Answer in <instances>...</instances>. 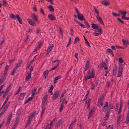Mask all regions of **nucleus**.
I'll use <instances>...</instances> for the list:
<instances>
[{"mask_svg": "<svg viewBox=\"0 0 129 129\" xmlns=\"http://www.w3.org/2000/svg\"><path fill=\"white\" fill-rule=\"evenodd\" d=\"M123 105V102L121 101L120 102V108L117 114L118 119L117 121V125L118 126H119L120 125V124L122 121L121 119L122 116L121 112Z\"/></svg>", "mask_w": 129, "mask_h": 129, "instance_id": "nucleus-1", "label": "nucleus"}, {"mask_svg": "<svg viewBox=\"0 0 129 129\" xmlns=\"http://www.w3.org/2000/svg\"><path fill=\"white\" fill-rule=\"evenodd\" d=\"M95 76V71L93 70L88 72L87 73V76H85L84 78V80L86 81L88 79L93 78Z\"/></svg>", "mask_w": 129, "mask_h": 129, "instance_id": "nucleus-2", "label": "nucleus"}, {"mask_svg": "<svg viewBox=\"0 0 129 129\" xmlns=\"http://www.w3.org/2000/svg\"><path fill=\"white\" fill-rule=\"evenodd\" d=\"M119 12L120 14L122 15V19H124L126 20H128L129 19V17H125L126 15L127 12L125 11H119Z\"/></svg>", "mask_w": 129, "mask_h": 129, "instance_id": "nucleus-3", "label": "nucleus"}, {"mask_svg": "<svg viewBox=\"0 0 129 129\" xmlns=\"http://www.w3.org/2000/svg\"><path fill=\"white\" fill-rule=\"evenodd\" d=\"M60 94V92L59 91H56L54 92L52 97L53 100H55L57 98Z\"/></svg>", "mask_w": 129, "mask_h": 129, "instance_id": "nucleus-4", "label": "nucleus"}, {"mask_svg": "<svg viewBox=\"0 0 129 129\" xmlns=\"http://www.w3.org/2000/svg\"><path fill=\"white\" fill-rule=\"evenodd\" d=\"M95 32H94L93 33V35L94 36H98L101 35V28L100 27L95 29Z\"/></svg>", "mask_w": 129, "mask_h": 129, "instance_id": "nucleus-5", "label": "nucleus"}, {"mask_svg": "<svg viewBox=\"0 0 129 129\" xmlns=\"http://www.w3.org/2000/svg\"><path fill=\"white\" fill-rule=\"evenodd\" d=\"M123 65L122 64L119 65V70L118 72V77H120L122 74V72Z\"/></svg>", "mask_w": 129, "mask_h": 129, "instance_id": "nucleus-6", "label": "nucleus"}, {"mask_svg": "<svg viewBox=\"0 0 129 129\" xmlns=\"http://www.w3.org/2000/svg\"><path fill=\"white\" fill-rule=\"evenodd\" d=\"M35 113V112H33L32 114L29 116L28 120V122L26 124V125H28L30 123L32 120L34 116V114Z\"/></svg>", "mask_w": 129, "mask_h": 129, "instance_id": "nucleus-7", "label": "nucleus"}, {"mask_svg": "<svg viewBox=\"0 0 129 129\" xmlns=\"http://www.w3.org/2000/svg\"><path fill=\"white\" fill-rule=\"evenodd\" d=\"M62 123V120L60 119L56 123L55 125V127L56 128H58L60 126H61Z\"/></svg>", "mask_w": 129, "mask_h": 129, "instance_id": "nucleus-8", "label": "nucleus"}, {"mask_svg": "<svg viewBox=\"0 0 129 129\" xmlns=\"http://www.w3.org/2000/svg\"><path fill=\"white\" fill-rule=\"evenodd\" d=\"M27 21L29 23L32 25L35 26L36 25V23L35 22H34L31 19H28Z\"/></svg>", "mask_w": 129, "mask_h": 129, "instance_id": "nucleus-9", "label": "nucleus"}, {"mask_svg": "<svg viewBox=\"0 0 129 129\" xmlns=\"http://www.w3.org/2000/svg\"><path fill=\"white\" fill-rule=\"evenodd\" d=\"M89 60L87 61L85 63V68L84 70L85 71H87L89 67Z\"/></svg>", "mask_w": 129, "mask_h": 129, "instance_id": "nucleus-10", "label": "nucleus"}, {"mask_svg": "<svg viewBox=\"0 0 129 129\" xmlns=\"http://www.w3.org/2000/svg\"><path fill=\"white\" fill-rule=\"evenodd\" d=\"M31 17L35 21L39 23L37 16L34 14L32 15Z\"/></svg>", "mask_w": 129, "mask_h": 129, "instance_id": "nucleus-11", "label": "nucleus"}, {"mask_svg": "<svg viewBox=\"0 0 129 129\" xmlns=\"http://www.w3.org/2000/svg\"><path fill=\"white\" fill-rule=\"evenodd\" d=\"M53 47V46L52 45H50L48 47L47 52V53H46V54L47 55L50 52L51 50L52 49Z\"/></svg>", "mask_w": 129, "mask_h": 129, "instance_id": "nucleus-12", "label": "nucleus"}, {"mask_svg": "<svg viewBox=\"0 0 129 129\" xmlns=\"http://www.w3.org/2000/svg\"><path fill=\"white\" fill-rule=\"evenodd\" d=\"M96 18L98 21V22L100 23L102 25H104V23L103 22V21L102 19L99 16H96Z\"/></svg>", "mask_w": 129, "mask_h": 129, "instance_id": "nucleus-13", "label": "nucleus"}, {"mask_svg": "<svg viewBox=\"0 0 129 129\" xmlns=\"http://www.w3.org/2000/svg\"><path fill=\"white\" fill-rule=\"evenodd\" d=\"M77 16L78 19L80 20L81 21H82L83 20L84 17L83 15L79 13L77 14Z\"/></svg>", "mask_w": 129, "mask_h": 129, "instance_id": "nucleus-14", "label": "nucleus"}, {"mask_svg": "<svg viewBox=\"0 0 129 129\" xmlns=\"http://www.w3.org/2000/svg\"><path fill=\"white\" fill-rule=\"evenodd\" d=\"M122 41L123 43V45L127 47L128 44V40L126 39H123Z\"/></svg>", "mask_w": 129, "mask_h": 129, "instance_id": "nucleus-15", "label": "nucleus"}, {"mask_svg": "<svg viewBox=\"0 0 129 129\" xmlns=\"http://www.w3.org/2000/svg\"><path fill=\"white\" fill-rule=\"evenodd\" d=\"M11 115H10L8 116V119L7 121L6 125L7 126L10 123V121L11 118Z\"/></svg>", "mask_w": 129, "mask_h": 129, "instance_id": "nucleus-16", "label": "nucleus"}, {"mask_svg": "<svg viewBox=\"0 0 129 129\" xmlns=\"http://www.w3.org/2000/svg\"><path fill=\"white\" fill-rule=\"evenodd\" d=\"M102 3L103 5L105 6H108L110 4V2L106 0H104Z\"/></svg>", "mask_w": 129, "mask_h": 129, "instance_id": "nucleus-17", "label": "nucleus"}, {"mask_svg": "<svg viewBox=\"0 0 129 129\" xmlns=\"http://www.w3.org/2000/svg\"><path fill=\"white\" fill-rule=\"evenodd\" d=\"M50 20H54L56 19L55 17L52 14H50L48 16Z\"/></svg>", "mask_w": 129, "mask_h": 129, "instance_id": "nucleus-18", "label": "nucleus"}, {"mask_svg": "<svg viewBox=\"0 0 129 129\" xmlns=\"http://www.w3.org/2000/svg\"><path fill=\"white\" fill-rule=\"evenodd\" d=\"M16 19H17L19 22L20 24H22V19L20 17L18 14H17L16 15Z\"/></svg>", "mask_w": 129, "mask_h": 129, "instance_id": "nucleus-19", "label": "nucleus"}, {"mask_svg": "<svg viewBox=\"0 0 129 129\" xmlns=\"http://www.w3.org/2000/svg\"><path fill=\"white\" fill-rule=\"evenodd\" d=\"M42 42H40L38 44V45L37 47L34 50V51H36L38 49L41 47L42 45Z\"/></svg>", "mask_w": 129, "mask_h": 129, "instance_id": "nucleus-20", "label": "nucleus"}, {"mask_svg": "<svg viewBox=\"0 0 129 129\" xmlns=\"http://www.w3.org/2000/svg\"><path fill=\"white\" fill-rule=\"evenodd\" d=\"M42 101V114H43V113L44 112V111L45 110V108L44 107V106L46 104V101Z\"/></svg>", "mask_w": 129, "mask_h": 129, "instance_id": "nucleus-21", "label": "nucleus"}, {"mask_svg": "<svg viewBox=\"0 0 129 129\" xmlns=\"http://www.w3.org/2000/svg\"><path fill=\"white\" fill-rule=\"evenodd\" d=\"M31 74L30 73H28L26 76L25 78V80L27 81H28L29 79L31 77Z\"/></svg>", "mask_w": 129, "mask_h": 129, "instance_id": "nucleus-22", "label": "nucleus"}, {"mask_svg": "<svg viewBox=\"0 0 129 129\" xmlns=\"http://www.w3.org/2000/svg\"><path fill=\"white\" fill-rule=\"evenodd\" d=\"M99 27L98 25L97 24L93 23L92 24V27L94 29H96Z\"/></svg>", "mask_w": 129, "mask_h": 129, "instance_id": "nucleus-23", "label": "nucleus"}, {"mask_svg": "<svg viewBox=\"0 0 129 129\" xmlns=\"http://www.w3.org/2000/svg\"><path fill=\"white\" fill-rule=\"evenodd\" d=\"M61 75H58L54 79V83H56L57 82V80L60 79L61 77Z\"/></svg>", "mask_w": 129, "mask_h": 129, "instance_id": "nucleus-24", "label": "nucleus"}, {"mask_svg": "<svg viewBox=\"0 0 129 129\" xmlns=\"http://www.w3.org/2000/svg\"><path fill=\"white\" fill-rule=\"evenodd\" d=\"M26 94V93H21L20 95L19 99L20 100H22L23 99L24 97V95H25Z\"/></svg>", "mask_w": 129, "mask_h": 129, "instance_id": "nucleus-25", "label": "nucleus"}, {"mask_svg": "<svg viewBox=\"0 0 129 129\" xmlns=\"http://www.w3.org/2000/svg\"><path fill=\"white\" fill-rule=\"evenodd\" d=\"M10 103V102H9L7 104H6L5 105V106H4V107L3 109H4L5 110H6L8 108V106L9 105Z\"/></svg>", "mask_w": 129, "mask_h": 129, "instance_id": "nucleus-26", "label": "nucleus"}, {"mask_svg": "<svg viewBox=\"0 0 129 129\" xmlns=\"http://www.w3.org/2000/svg\"><path fill=\"white\" fill-rule=\"evenodd\" d=\"M48 73L49 72L47 70H46L44 72L43 74L44 75L45 78L47 76Z\"/></svg>", "mask_w": 129, "mask_h": 129, "instance_id": "nucleus-27", "label": "nucleus"}, {"mask_svg": "<svg viewBox=\"0 0 129 129\" xmlns=\"http://www.w3.org/2000/svg\"><path fill=\"white\" fill-rule=\"evenodd\" d=\"M103 111L104 112L107 111V112H109V111L110 110L111 108L109 106L103 108Z\"/></svg>", "mask_w": 129, "mask_h": 129, "instance_id": "nucleus-28", "label": "nucleus"}, {"mask_svg": "<svg viewBox=\"0 0 129 129\" xmlns=\"http://www.w3.org/2000/svg\"><path fill=\"white\" fill-rule=\"evenodd\" d=\"M33 96L30 97L29 98L24 102L25 104L27 103L28 102L32 100L33 98Z\"/></svg>", "mask_w": 129, "mask_h": 129, "instance_id": "nucleus-29", "label": "nucleus"}, {"mask_svg": "<svg viewBox=\"0 0 129 129\" xmlns=\"http://www.w3.org/2000/svg\"><path fill=\"white\" fill-rule=\"evenodd\" d=\"M47 7L50 10V11H51L53 12L54 11V9L53 7L51 5H49V6H48Z\"/></svg>", "mask_w": 129, "mask_h": 129, "instance_id": "nucleus-30", "label": "nucleus"}, {"mask_svg": "<svg viewBox=\"0 0 129 129\" xmlns=\"http://www.w3.org/2000/svg\"><path fill=\"white\" fill-rule=\"evenodd\" d=\"M10 17L13 19H16V16H15L13 14H10Z\"/></svg>", "mask_w": 129, "mask_h": 129, "instance_id": "nucleus-31", "label": "nucleus"}, {"mask_svg": "<svg viewBox=\"0 0 129 129\" xmlns=\"http://www.w3.org/2000/svg\"><path fill=\"white\" fill-rule=\"evenodd\" d=\"M98 105L100 107L101 106H102L103 104L102 102V101L101 100H99L98 101Z\"/></svg>", "mask_w": 129, "mask_h": 129, "instance_id": "nucleus-32", "label": "nucleus"}, {"mask_svg": "<svg viewBox=\"0 0 129 129\" xmlns=\"http://www.w3.org/2000/svg\"><path fill=\"white\" fill-rule=\"evenodd\" d=\"M109 112H107L105 115V117H104V119L106 120H107L109 118Z\"/></svg>", "mask_w": 129, "mask_h": 129, "instance_id": "nucleus-33", "label": "nucleus"}, {"mask_svg": "<svg viewBox=\"0 0 129 129\" xmlns=\"http://www.w3.org/2000/svg\"><path fill=\"white\" fill-rule=\"evenodd\" d=\"M102 65V66L104 67L105 70H106L107 69V65L105 63H103Z\"/></svg>", "mask_w": 129, "mask_h": 129, "instance_id": "nucleus-34", "label": "nucleus"}, {"mask_svg": "<svg viewBox=\"0 0 129 129\" xmlns=\"http://www.w3.org/2000/svg\"><path fill=\"white\" fill-rule=\"evenodd\" d=\"M48 95L47 94L45 95L43 97L42 99L43 101H46Z\"/></svg>", "mask_w": 129, "mask_h": 129, "instance_id": "nucleus-35", "label": "nucleus"}, {"mask_svg": "<svg viewBox=\"0 0 129 129\" xmlns=\"http://www.w3.org/2000/svg\"><path fill=\"white\" fill-rule=\"evenodd\" d=\"M9 68V66L8 65H6L5 68V69L4 71V74H6Z\"/></svg>", "mask_w": 129, "mask_h": 129, "instance_id": "nucleus-36", "label": "nucleus"}, {"mask_svg": "<svg viewBox=\"0 0 129 129\" xmlns=\"http://www.w3.org/2000/svg\"><path fill=\"white\" fill-rule=\"evenodd\" d=\"M3 5L4 6H6L8 5V3L5 0H3Z\"/></svg>", "mask_w": 129, "mask_h": 129, "instance_id": "nucleus-37", "label": "nucleus"}, {"mask_svg": "<svg viewBox=\"0 0 129 129\" xmlns=\"http://www.w3.org/2000/svg\"><path fill=\"white\" fill-rule=\"evenodd\" d=\"M59 65V61L58 62V63H57V65L56 66H55L54 67L52 68L50 70V71H51L52 70H54Z\"/></svg>", "mask_w": 129, "mask_h": 129, "instance_id": "nucleus-38", "label": "nucleus"}, {"mask_svg": "<svg viewBox=\"0 0 129 129\" xmlns=\"http://www.w3.org/2000/svg\"><path fill=\"white\" fill-rule=\"evenodd\" d=\"M106 53H112V51L110 49H107L106 50Z\"/></svg>", "mask_w": 129, "mask_h": 129, "instance_id": "nucleus-39", "label": "nucleus"}, {"mask_svg": "<svg viewBox=\"0 0 129 129\" xmlns=\"http://www.w3.org/2000/svg\"><path fill=\"white\" fill-rule=\"evenodd\" d=\"M36 89L35 88L34 89H33L31 93H32V95L31 96H34L35 93V91L36 90Z\"/></svg>", "mask_w": 129, "mask_h": 129, "instance_id": "nucleus-40", "label": "nucleus"}, {"mask_svg": "<svg viewBox=\"0 0 129 129\" xmlns=\"http://www.w3.org/2000/svg\"><path fill=\"white\" fill-rule=\"evenodd\" d=\"M79 38L77 37H76L74 41V44H76V43H77L79 41Z\"/></svg>", "mask_w": 129, "mask_h": 129, "instance_id": "nucleus-41", "label": "nucleus"}, {"mask_svg": "<svg viewBox=\"0 0 129 129\" xmlns=\"http://www.w3.org/2000/svg\"><path fill=\"white\" fill-rule=\"evenodd\" d=\"M84 23L86 25V27H90V26L89 24H88V22L87 21H86L85 20H84Z\"/></svg>", "mask_w": 129, "mask_h": 129, "instance_id": "nucleus-42", "label": "nucleus"}, {"mask_svg": "<svg viewBox=\"0 0 129 129\" xmlns=\"http://www.w3.org/2000/svg\"><path fill=\"white\" fill-rule=\"evenodd\" d=\"M129 122V116H127L126 117V120L125 121V123L127 124Z\"/></svg>", "mask_w": 129, "mask_h": 129, "instance_id": "nucleus-43", "label": "nucleus"}, {"mask_svg": "<svg viewBox=\"0 0 129 129\" xmlns=\"http://www.w3.org/2000/svg\"><path fill=\"white\" fill-rule=\"evenodd\" d=\"M5 78H2L0 79V85L3 82Z\"/></svg>", "mask_w": 129, "mask_h": 129, "instance_id": "nucleus-44", "label": "nucleus"}, {"mask_svg": "<svg viewBox=\"0 0 129 129\" xmlns=\"http://www.w3.org/2000/svg\"><path fill=\"white\" fill-rule=\"evenodd\" d=\"M63 106L64 105H63V104H61V106L59 109V111L60 112L61 111H62Z\"/></svg>", "mask_w": 129, "mask_h": 129, "instance_id": "nucleus-45", "label": "nucleus"}, {"mask_svg": "<svg viewBox=\"0 0 129 129\" xmlns=\"http://www.w3.org/2000/svg\"><path fill=\"white\" fill-rule=\"evenodd\" d=\"M52 125L50 124H49L48 125L45 129H50L51 128V126Z\"/></svg>", "mask_w": 129, "mask_h": 129, "instance_id": "nucleus-46", "label": "nucleus"}, {"mask_svg": "<svg viewBox=\"0 0 129 129\" xmlns=\"http://www.w3.org/2000/svg\"><path fill=\"white\" fill-rule=\"evenodd\" d=\"M28 69H29L30 71H33V69L32 66L30 65H29L28 67Z\"/></svg>", "mask_w": 129, "mask_h": 129, "instance_id": "nucleus-47", "label": "nucleus"}, {"mask_svg": "<svg viewBox=\"0 0 129 129\" xmlns=\"http://www.w3.org/2000/svg\"><path fill=\"white\" fill-rule=\"evenodd\" d=\"M117 72V69L116 68H114L113 69V74L114 75H115Z\"/></svg>", "mask_w": 129, "mask_h": 129, "instance_id": "nucleus-48", "label": "nucleus"}, {"mask_svg": "<svg viewBox=\"0 0 129 129\" xmlns=\"http://www.w3.org/2000/svg\"><path fill=\"white\" fill-rule=\"evenodd\" d=\"M119 62L121 63V64H120V65L121 64H122L121 63H122L123 62V60L122 58L120 57L119 58Z\"/></svg>", "mask_w": 129, "mask_h": 129, "instance_id": "nucleus-49", "label": "nucleus"}, {"mask_svg": "<svg viewBox=\"0 0 129 129\" xmlns=\"http://www.w3.org/2000/svg\"><path fill=\"white\" fill-rule=\"evenodd\" d=\"M9 99V97H8L6 99L5 101L4 102V103L3 104V106H5V105L6 104H7V102L8 100V99Z\"/></svg>", "mask_w": 129, "mask_h": 129, "instance_id": "nucleus-50", "label": "nucleus"}, {"mask_svg": "<svg viewBox=\"0 0 129 129\" xmlns=\"http://www.w3.org/2000/svg\"><path fill=\"white\" fill-rule=\"evenodd\" d=\"M76 121V118H75V119L73 121H72L71 124H70L72 125L74 124L75 123Z\"/></svg>", "mask_w": 129, "mask_h": 129, "instance_id": "nucleus-51", "label": "nucleus"}, {"mask_svg": "<svg viewBox=\"0 0 129 129\" xmlns=\"http://www.w3.org/2000/svg\"><path fill=\"white\" fill-rule=\"evenodd\" d=\"M94 11H95V12L97 14V15L96 16H99V13L98 11L97 10V9L95 8H94Z\"/></svg>", "mask_w": 129, "mask_h": 129, "instance_id": "nucleus-52", "label": "nucleus"}, {"mask_svg": "<svg viewBox=\"0 0 129 129\" xmlns=\"http://www.w3.org/2000/svg\"><path fill=\"white\" fill-rule=\"evenodd\" d=\"M112 14L114 16H115V17H116L117 16H120L119 14H118L114 12H112Z\"/></svg>", "mask_w": 129, "mask_h": 129, "instance_id": "nucleus-53", "label": "nucleus"}, {"mask_svg": "<svg viewBox=\"0 0 129 129\" xmlns=\"http://www.w3.org/2000/svg\"><path fill=\"white\" fill-rule=\"evenodd\" d=\"M55 118H53V120L50 122V124L51 125H52V124H53V122L55 121Z\"/></svg>", "mask_w": 129, "mask_h": 129, "instance_id": "nucleus-54", "label": "nucleus"}, {"mask_svg": "<svg viewBox=\"0 0 129 129\" xmlns=\"http://www.w3.org/2000/svg\"><path fill=\"white\" fill-rule=\"evenodd\" d=\"M6 111V110H4V109H3L2 111V112L0 114V116H1Z\"/></svg>", "mask_w": 129, "mask_h": 129, "instance_id": "nucleus-55", "label": "nucleus"}, {"mask_svg": "<svg viewBox=\"0 0 129 129\" xmlns=\"http://www.w3.org/2000/svg\"><path fill=\"white\" fill-rule=\"evenodd\" d=\"M85 43L89 47H90V46L89 45V42L87 41V40H86V41H85Z\"/></svg>", "mask_w": 129, "mask_h": 129, "instance_id": "nucleus-56", "label": "nucleus"}, {"mask_svg": "<svg viewBox=\"0 0 129 129\" xmlns=\"http://www.w3.org/2000/svg\"><path fill=\"white\" fill-rule=\"evenodd\" d=\"M95 87L93 84H92L91 89L92 90H93L95 88Z\"/></svg>", "mask_w": 129, "mask_h": 129, "instance_id": "nucleus-57", "label": "nucleus"}, {"mask_svg": "<svg viewBox=\"0 0 129 129\" xmlns=\"http://www.w3.org/2000/svg\"><path fill=\"white\" fill-rule=\"evenodd\" d=\"M108 103L107 102H106L104 106L103 107V108H105L106 107H108Z\"/></svg>", "mask_w": 129, "mask_h": 129, "instance_id": "nucleus-58", "label": "nucleus"}, {"mask_svg": "<svg viewBox=\"0 0 129 129\" xmlns=\"http://www.w3.org/2000/svg\"><path fill=\"white\" fill-rule=\"evenodd\" d=\"M48 92L49 93H50L51 95H52L53 94L52 90L49 89L48 90Z\"/></svg>", "mask_w": 129, "mask_h": 129, "instance_id": "nucleus-59", "label": "nucleus"}, {"mask_svg": "<svg viewBox=\"0 0 129 129\" xmlns=\"http://www.w3.org/2000/svg\"><path fill=\"white\" fill-rule=\"evenodd\" d=\"M40 11L43 15H44V12L42 8L40 9Z\"/></svg>", "mask_w": 129, "mask_h": 129, "instance_id": "nucleus-60", "label": "nucleus"}, {"mask_svg": "<svg viewBox=\"0 0 129 129\" xmlns=\"http://www.w3.org/2000/svg\"><path fill=\"white\" fill-rule=\"evenodd\" d=\"M110 85V83L109 82H107L106 84V86L107 87H108Z\"/></svg>", "mask_w": 129, "mask_h": 129, "instance_id": "nucleus-61", "label": "nucleus"}, {"mask_svg": "<svg viewBox=\"0 0 129 129\" xmlns=\"http://www.w3.org/2000/svg\"><path fill=\"white\" fill-rule=\"evenodd\" d=\"M117 19L122 24L124 23V22L122 21L120 18H117Z\"/></svg>", "mask_w": 129, "mask_h": 129, "instance_id": "nucleus-62", "label": "nucleus"}, {"mask_svg": "<svg viewBox=\"0 0 129 129\" xmlns=\"http://www.w3.org/2000/svg\"><path fill=\"white\" fill-rule=\"evenodd\" d=\"M78 55V54L77 53H76L75 54V56L77 58V61L78 60V58L77 57Z\"/></svg>", "mask_w": 129, "mask_h": 129, "instance_id": "nucleus-63", "label": "nucleus"}, {"mask_svg": "<svg viewBox=\"0 0 129 129\" xmlns=\"http://www.w3.org/2000/svg\"><path fill=\"white\" fill-rule=\"evenodd\" d=\"M10 90L9 88L8 87L7 88L6 90V92L8 93L9 91Z\"/></svg>", "mask_w": 129, "mask_h": 129, "instance_id": "nucleus-64", "label": "nucleus"}]
</instances>
